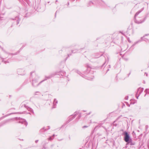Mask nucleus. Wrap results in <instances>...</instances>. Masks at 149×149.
I'll return each instance as SVG.
<instances>
[{"instance_id":"obj_1","label":"nucleus","mask_w":149,"mask_h":149,"mask_svg":"<svg viewBox=\"0 0 149 149\" xmlns=\"http://www.w3.org/2000/svg\"><path fill=\"white\" fill-rule=\"evenodd\" d=\"M16 119L17 120L19 121V123H21L22 124H23L24 127H26L27 125V122L24 119L21 118H15L13 119H10L4 121V123L5 124L6 123H8L10 121L12 120H14Z\"/></svg>"},{"instance_id":"obj_2","label":"nucleus","mask_w":149,"mask_h":149,"mask_svg":"<svg viewBox=\"0 0 149 149\" xmlns=\"http://www.w3.org/2000/svg\"><path fill=\"white\" fill-rule=\"evenodd\" d=\"M143 9V8H142V10L141 11H139L137 12L135 14L134 16L135 19V21L137 23H141L142 22H143L145 20L143 18H142L141 19H140V17H137V15L140 13Z\"/></svg>"},{"instance_id":"obj_3","label":"nucleus","mask_w":149,"mask_h":149,"mask_svg":"<svg viewBox=\"0 0 149 149\" xmlns=\"http://www.w3.org/2000/svg\"><path fill=\"white\" fill-rule=\"evenodd\" d=\"M130 139H131L130 138L129 134L127 132H125V133L124 136V140L125 141L127 142H129Z\"/></svg>"},{"instance_id":"obj_4","label":"nucleus","mask_w":149,"mask_h":149,"mask_svg":"<svg viewBox=\"0 0 149 149\" xmlns=\"http://www.w3.org/2000/svg\"><path fill=\"white\" fill-rule=\"evenodd\" d=\"M143 88H139L137 90V94L136 95V98L138 99V97L140 94L143 91Z\"/></svg>"},{"instance_id":"obj_5","label":"nucleus","mask_w":149,"mask_h":149,"mask_svg":"<svg viewBox=\"0 0 149 149\" xmlns=\"http://www.w3.org/2000/svg\"><path fill=\"white\" fill-rule=\"evenodd\" d=\"M39 83H38L37 81L36 80H33L32 81V85L34 86H38Z\"/></svg>"},{"instance_id":"obj_6","label":"nucleus","mask_w":149,"mask_h":149,"mask_svg":"<svg viewBox=\"0 0 149 149\" xmlns=\"http://www.w3.org/2000/svg\"><path fill=\"white\" fill-rule=\"evenodd\" d=\"M58 103V101L56 100V99H55L53 103V108H55L56 107V104Z\"/></svg>"},{"instance_id":"obj_7","label":"nucleus","mask_w":149,"mask_h":149,"mask_svg":"<svg viewBox=\"0 0 149 149\" xmlns=\"http://www.w3.org/2000/svg\"><path fill=\"white\" fill-rule=\"evenodd\" d=\"M127 143L129 144L130 145L132 146L134 145V143L133 142L132 140L131 139H130V140L129 141V142H127Z\"/></svg>"},{"instance_id":"obj_8","label":"nucleus","mask_w":149,"mask_h":149,"mask_svg":"<svg viewBox=\"0 0 149 149\" xmlns=\"http://www.w3.org/2000/svg\"><path fill=\"white\" fill-rule=\"evenodd\" d=\"M24 71L22 69H19L18 71V72L19 74L23 75L24 73H22V72H23Z\"/></svg>"},{"instance_id":"obj_9","label":"nucleus","mask_w":149,"mask_h":149,"mask_svg":"<svg viewBox=\"0 0 149 149\" xmlns=\"http://www.w3.org/2000/svg\"><path fill=\"white\" fill-rule=\"evenodd\" d=\"M8 54L6 53H4L3 55V56L2 57H1L2 58H5L8 57Z\"/></svg>"},{"instance_id":"obj_10","label":"nucleus","mask_w":149,"mask_h":149,"mask_svg":"<svg viewBox=\"0 0 149 149\" xmlns=\"http://www.w3.org/2000/svg\"><path fill=\"white\" fill-rule=\"evenodd\" d=\"M53 77V76L52 75H50L48 77H45V79L43 80V81H41L40 83H41L42 82H43V81L45 80H47V79H50V78L51 77Z\"/></svg>"},{"instance_id":"obj_11","label":"nucleus","mask_w":149,"mask_h":149,"mask_svg":"<svg viewBox=\"0 0 149 149\" xmlns=\"http://www.w3.org/2000/svg\"><path fill=\"white\" fill-rule=\"evenodd\" d=\"M15 19L17 20V24H18L19 23V21L20 20L19 18L18 17H15Z\"/></svg>"},{"instance_id":"obj_12","label":"nucleus","mask_w":149,"mask_h":149,"mask_svg":"<svg viewBox=\"0 0 149 149\" xmlns=\"http://www.w3.org/2000/svg\"><path fill=\"white\" fill-rule=\"evenodd\" d=\"M145 36H143V37L141 38V39L142 40H144L146 41H147V40H148L147 38H145Z\"/></svg>"},{"instance_id":"obj_13","label":"nucleus","mask_w":149,"mask_h":149,"mask_svg":"<svg viewBox=\"0 0 149 149\" xmlns=\"http://www.w3.org/2000/svg\"><path fill=\"white\" fill-rule=\"evenodd\" d=\"M46 130H47L46 129H45V128H43L42 129L40 130V131L41 132H43L44 131H46Z\"/></svg>"},{"instance_id":"obj_14","label":"nucleus","mask_w":149,"mask_h":149,"mask_svg":"<svg viewBox=\"0 0 149 149\" xmlns=\"http://www.w3.org/2000/svg\"><path fill=\"white\" fill-rule=\"evenodd\" d=\"M54 138H52V137L50 136L49 138H48V140L49 141H51Z\"/></svg>"},{"instance_id":"obj_15","label":"nucleus","mask_w":149,"mask_h":149,"mask_svg":"<svg viewBox=\"0 0 149 149\" xmlns=\"http://www.w3.org/2000/svg\"><path fill=\"white\" fill-rule=\"evenodd\" d=\"M145 91L146 93H149V89H146Z\"/></svg>"},{"instance_id":"obj_16","label":"nucleus","mask_w":149,"mask_h":149,"mask_svg":"<svg viewBox=\"0 0 149 149\" xmlns=\"http://www.w3.org/2000/svg\"><path fill=\"white\" fill-rule=\"evenodd\" d=\"M140 41H141L139 40V41H136V42L133 45H135L138 42H140Z\"/></svg>"},{"instance_id":"obj_17","label":"nucleus","mask_w":149,"mask_h":149,"mask_svg":"<svg viewBox=\"0 0 149 149\" xmlns=\"http://www.w3.org/2000/svg\"><path fill=\"white\" fill-rule=\"evenodd\" d=\"M93 77H92V78H89L88 79V80H92V79H93Z\"/></svg>"},{"instance_id":"obj_18","label":"nucleus","mask_w":149,"mask_h":149,"mask_svg":"<svg viewBox=\"0 0 149 149\" xmlns=\"http://www.w3.org/2000/svg\"><path fill=\"white\" fill-rule=\"evenodd\" d=\"M88 126H84L82 128H85L87 127H88Z\"/></svg>"},{"instance_id":"obj_19","label":"nucleus","mask_w":149,"mask_h":149,"mask_svg":"<svg viewBox=\"0 0 149 149\" xmlns=\"http://www.w3.org/2000/svg\"><path fill=\"white\" fill-rule=\"evenodd\" d=\"M48 128L47 130L49 129L50 128V127L49 126H48Z\"/></svg>"},{"instance_id":"obj_20","label":"nucleus","mask_w":149,"mask_h":149,"mask_svg":"<svg viewBox=\"0 0 149 149\" xmlns=\"http://www.w3.org/2000/svg\"><path fill=\"white\" fill-rule=\"evenodd\" d=\"M2 61H3V62H4L5 63H6L7 62H6V61H3V60Z\"/></svg>"},{"instance_id":"obj_21","label":"nucleus","mask_w":149,"mask_h":149,"mask_svg":"<svg viewBox=\"0 0 149 149\" xmlns=\"http://www.w3.org/2000/svg\"><path fill=\"white\" fill-rule=\"evenodd\" d=\"M38 141V140H36V142L37 143Z\"/></svg>"},{"instance_id":"obj_22","label":"nucleus","mask_w":149,"mask_h":149,"mask_svg":"<svg viewBox=\"0 0 149 149\" xmlns=\"http://www.w3.org/2000/svg\"><path fill=\"white\" fill-rule=\"evenodd\" d=\"M33 73V72H31V76H32V74Z\"/></svg>"},{"instance_id":"obj_23","label":"nucleus","mask_w":149,"mask_h":149,"mask_svg":"<svg viewBox=\"0 0 149 149\" xmlns=\"http://www.w3.org/2000/svg\"><path fill=\"white\" fill-rule=\"evenodd\" d=\"M72 52L74 53H75L76 52H74V51H72Z\"/></svg>"},{"instance_id":"obj_24","label":"nucleus","mask_w":149,"mask_h":149,"mask_svg":"<svg viewBox=\"0 0 149 149\" xmlns=\"http://www.w3.org/2000/svg\"><path fill=\"white\" fill-rule=\"evenodd\" d=\"M148 35V34H146V35H145V36H147V35Z\"/></svg>"},{"instance_id":"obj_25","label":"nucleus","mask_w":149,"mask_h":149,"mask_svg":"<svg viewBox=\"0 0 149 149\" xmlns=\"http://www.w3.org/2000/svg\"><path fill=\"white\" fill-rule=\"evenodd\" d=\"M55 136L54 134H53V136Z\"/></svg>"},{"instance_id":"obj_26","label":"nucleus","mask_w":149,"mask_h":149,"mask_svg":"<svg viewBox=\"0 0 149 149\" xmlns=\"http://www.w3.org/2000/svg\"><path fill=\"white\" fill-rule=\"evenodd\" d=\"M128 41L129 42H130V40H128Z\"/></svg>"},{"instance_id":"obj_27","label":"nucleus","mask_w":149,"mask_h":149,"mask_svg":"<svg viewBox=\"0 0 149 149\" xmlns=\"http://www.w3.org/2000/svg\"><path fill=\"white\" fill-rule=\"evenodd\" d=\"M74 116H75V115ZM75 116H74V118H75Z\"/></svg>"},{"instance_id":"obj_28","label":"nucleus","mask_w":149,"mask_h":149,"mask_svg":"<svg viewBox=\"0 0 149 149\" xmlns=\"http://www.w3.org/2000/svg\"><path fill=\"white\" fill-rule=\"evenodd\" d=\"M90 113H88V114H90Z\"/></svg>"},{"instance_id":"obj_29","label":"nucleus","mask_w":149,"mask_h":149,"mask_svg":"<svg viewBox=\"0 0 149 149\" xmlns=\"http://www.w3.org/2000/svg\"><path fill=\"white\" fill-rule=\"evenodd\" d=\"M57 0H56V2H57Z\"/></svg>"},{"instance_id":"obj_30","label":"nucleus","mask_w":149,"mask_h":149,"mask_svg":"<svg viewBox=\"0 0 149 149\" xmlns=\"http://www.w3.org/2000/svg\"><path fill=\"white\" fill-rule=\"evenodd\" d=\"M90 3H92V2H90Z\"/></svg>"}]
</instances>
